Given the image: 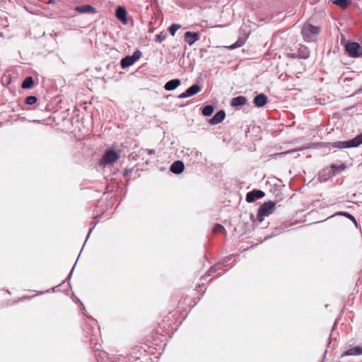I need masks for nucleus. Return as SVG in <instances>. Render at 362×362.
<instances>
[{"label": "nucleus", "instance_id": "obj_1", "mask_svg": "<svg viewBox=\"0 0 362 362\" xmlns=\"http://www.w3.org/2000/svg\"><path fill=\"white\" fill-rule=\"evenodd\" d=\"M76 148L75 156L78 162L82 164L88 163L90 160V141L89 137H84L83 139L78 140Z\"/></svg>", "mask_w": 362, "mask_h": 362}, {"label": "nucleus", "instance_id": "obj_2", "mask_svg": "<svg viewBox=\"0 0 362 362\" xmlns=\"http://www.w3.org/2000/svg\"><path fill=\"white\" fill-rule=\"evenodd\" d=\"M362 144V133L355 137L346 141H337L334 142H329L327 146L328 147L337 148L339 149L356 148Z\"/></svg>", "mask_w": 362, "mask_h": 362}, {"label": "nucleus", "instance_id": "obj_3", "mask_svg": "<svg viewBox=\"0 0 362 362\" xmlns=\"http://www.w3.org/2000/svg\"><path fill=\"white\" fill-rule=\"evenodd\" d=\"M320 26L313 25L310 23H305L301 28V34L305 42H312L316 40L317 37L320 33Z\"/></svg>", "mask_w": 362, "mask_h": 362}, {"label": "nucleus", "instance_id": "obj_4", "mask_svg": "<svg viewBox=\"0 0 362 362\" xmlns=\"http://www.w3.org/2000/svg\"><path fill=\"white\" fill-rule=\"evenodd\" d=\"M119 153L115 149H107L98 163V168H105L107 166H112L119 158Z\"/></svg>", "mask_w": 362, "mask_h": 362}, {"label": "nucleus", "instance_id": "obj_5", "mask_svg": "<svg viewBox=\"0 0 362 362\" xmlns=\"http://www.w3.org/2000/svg\"><path fill=\"white\" fill-rule=\"evenodd\" d=\"M276 204L272 201H268L262 204L258 209L257 221L258 223L263 221L265 216L272 214L275 210Z\"/></svg>", "mask_w": 362, "mask_h": 362}, {"label": "nucleus", "instance_id": "obj_6", "mask_svg": "<svg viewBox=\"0 0 362 362\" xmlns=\"http://www.w3.org/2000/svg\"><path fill=\"white\" fill-rule=\"evenodd\" d=\"M141 57V52L136 49L132 55H126L120 60L121 68L125 69L133 65Z\"/></svg>", "mask_w": 362, "mask_h": 362}, {"label": "nucleus", "instance_id": "obj_7", "mask_svg": "<svg viewBox=\"0 0 362 362\" xmlns=\"http://www.w3.org/2000/svg\"><path fill=\"white\" fill-rule=\"evenodd\" d=\"M345 50L351 57L358 58L362 56V46L358 42H346L345 45Z\"/></svg>", "mask_w": 362, "mask_h": 362}, {"label": "nucleus", "instance_id": "obj_8", "mask_svg": "<svg viewBox=\"0 0 362 362\" xmlns=\"http://www.w3.org/2000/svg\"><path fill=\"white\" fill-rule=\"evenodd\" d=\"M127 15V11L124 6H118L116 8L115 16L117 19L124 25H127L128 23Z\"/></svg>", "mask_w": 362, "mask_h": 362}, {"label": "nucleus", "instance_id": "obj_9", "mask_svg": "<svg viewBox=\"0 0 362 362\" xmlns=\"http://www.w3.org/2000/svg\"><path fill=\"white\" fill-rule=\"evenodd\" d=\"M265 193L261 189H253L247 193L245 200L248 203H252L257 199L264 197Z\"/></svg>", "mask_w": 362, "mask_h": 362}, {"label": "nucleus", "instance_id": "obj_10", "mask_svg": "<svg viewBox=\"0 0 362 362\" xmlns=\"http://www.w3.org/2000/svg\"><path fill=\"white\" fill-rule=\"evenodd\" d=\"M199 39L200 34L199 32L187 31L184 34V40L189 46L193 45Z\"/></svg>", "mask_w": 362, "mask_h": 362}, {"label": "nucleus", "instance_id": "obj_11", "mask_svg": "<svg viewBox=\"0 0 362 362\" xmlns=\"http://www.w3.org/2000/svg\"><path fill=\"white\" fill-rule=\"evenodd\" d=\"M226 117V112L223 110H220L208 120L211 125H216L221 123Z\"/></svg>", "mask_w": 362, "mask_h": 362}, {"label": "nucleus", "instance_id": "obj_12", "mask_svg": "<svg viewBox=\"0 0 362 362\" xmlns=\"http://www.w3.org/2000/svg\"><path fill=\"white\" fill-rule=\"evenodd\" d=\"M268 102V97L263 93L257 94L253 99V103L257 107H264Z\"/></svg>", "mask_w": 362, "mask_h": 362}, {"label": "nucleus", "instance_id": "obj_13", "mask_svg": "<svg viewBox=\"0 0 362 362\" xmlns=\"http://www.w3.org/2000/svg\"><path fill=\"white\" fill-rule=\"evenodd\" d=\"M184 169L185 164L180 160L174 161L170 167V170L175 175L181 174L184 171Z\"/></svg>", "mask_w": 362, "mask_h": 362}, {"label": "nucleus", "instance_id": "obj_14", "mask_svg": "<svg viewBox=\"0 0 362 362\" xmlns=\"http://www.w3.org/2000/svg\"><path fill=\"white\" fill-rule=\"evenodd\" d=\"M247 102V100L245 96L238 95L233 98L230 101V106L233 107H240L245 105Z\"/></svg>", "mask_w": 362, "mask_h": 362}, {"label": "nucleus", "instance_id": "obj_15", "mask_svg": "<svg viewBox=\"0 0 362 362\" xmlns=\"http://www.w3.org/2000/svg\"><path fill=\"white\" fill-rule=\"evenodd\" d=\"M362 355V346H355L349 348L346 351H344L341 358L349 356H361Z\"/></svg>", "mask_w": 362, "mask_h": 362}, {"label": "nucleus", "instance_id": "obj_16", "mask_svg": "<svg viewBox=\"0 0 362 362\" xmlns=\"http://www.w3.org/2000/svg\"><path fill=\"white\" fill-rule=\"evenodd\" d=\"M344 216V217L347 218L349 220H351L357 228H358L360 227L356 218L352 214H351L350 213L346 212V211H337L334 215L329 216V218H331L334 216Z\"/></svg>", "mask_w": 362, "mask_h": 362}, {"label": "nucleus", "instance_id": "obj_17", "mask_svg": "<svg viewBox=\"0 0 362 362\" xmlns=\"http://www.w3.org/2000/svg\"><path fill=\"white\" fill-rule=\"evenodd\" d=\"M181 84V81L178 78L171 79L167 81L164 85V89L167 91H172L176 89Z\"/></svg>", "mask_w": 362, "mask_h": 362}, {"label": "nucleus", "instance_id": "obj_18", "mask_svg": "<svg viewBox=\"0 0 362 362\" xmlns=\"http://www.w3.org/2000/svg\"><path fill=\"white\" fill-rule=\"evenodd\" d=\"M35 84L33 78L31 76H26L21 83L23 89H31Z\"/></svg>", "mask_w": 362, "mask_h": 362}, {"label": "nucleus", "instance_id": "obj_19", "mask_svg": "<svg viewBox=\"0 0 362 362\" xmlns=\"http://www.w3.org/2000/svg\"><path fill=\"white\" fill-rule=\"evenodd\" d=\"M332 175H335L337 173L344 170L346 168V165L345 163H341L340 165H337L335 163H332L329 166Z\"/></svg>", "mask_w": 362, "mask_h": 362}, {"label": "nucleus", "instance_id": "obj_20", "mask_svg": "<svg viewBox=\"0 0 362 362\" xmlns=\"http://www.w3.org/2000/svg\"><path fill=\"white\" fill-rule=\"evenodd\" d=\"M332 176L333 175L332 174L330 168L329 169H328V168L323 169L319 173V178L321 182L322 181L325 182L327 180H329V178H331Z\"/></svg>", "mask_w": 362, "mask_h": 362}, {"label": "nucleus", "instance_id": "obj_21", "mask_svg": "<svg viewBox=\"0 0 362 362\" xmlns=\"http://www.w3.org/2000/svg\"><path fill=\"white\" fill-rule=\"evenodd\" d=\"M298 56L299 57V59H308L310 55V50L308 49V47H306L305 46H301L298 49Z\"/></svg>", "mask_w": 362, "mask_h": 362}, {"label": "nucleus", "instance_id": "obj_22", "mask_svg": "<svg viewBox=\"0 0 362 362\" xmlns=\"http://www.w3.org/2000/svg\"><path fill=\"white\" fill-rule=\"evenodd\" d=\"M202 86H200L197 83H194V84L192 85L191 86H189L187 89V90L189 93V95L192 97V96L196 95L197 93H198L199 92H200L202 90Z\"/></svg>", "mask_w": 362, "mask_h": 362}, {"label": "nucleus", "instance_id": "obj_23", "mask_svg": "<svg viewBox=\"0 0 362 362\" xmlns=\"http://www.w3.org/2000/svg\"><path fill=\"white\" fill-rule=\"evenodd\" d=\"M332 3L342 9L346 8L351 4V0H333Z\"/></svg>", "mask_w": 362, "mask_h": 362}, {"label": "nucleus", "instance_id": "obj_24", "mask_svg": "<svg viewBox=\"0 0 362 362\" xmlns=\"http://www.w3.org/2000/svg\"><path fill=\"white\" fill-rule=\"evenodd\" d=\"M214 111V107L212 105H206L202 109V113L205 117H210Z\"/></svg>", "mask_w": 362, "mask_h": 362}, {"label": "nucleus", "instance_id": "obj_25", "mask_svg": "<svg viewBox=\"0 0 362 362\" xmlns=\"http://www.w3.org/2000/svg\"><path fill=\"white\" fill-rule=\"evenodd\" d=\"M245 42V38L244 37H239L235 42L228 46L229 49H234L238 47H242Z\"/></svg>", "mask_w": 362, "mask_h": 362}, {"label": "nucleus", "instance_id": "obj_26", "mask_svg": "<svg viewBox=\"0 0 362 362\" xmlns=\"http://www.w3.org/2000/svg\"><path fill=\"white\" fill-rule=\"evenodd\" d=\"M75 11L81 13H90V4H86L85 6H76L75 8Z\"/></svg>", "mask_w": 362, "mask_h": 362}, {"label": "nucleus", "instance_id": "obj_27", "mask_svg": "<svg viewBox=\"0 0 362 362\" xmlns=\"http://www.w3.org/2000/svg\"><path fill=\"white\" fill-rule=\"evenodd\" d=\"M167 37L168 33L165 30H163L155 36V41L156 42L160 43L163 41H164L167 38Z\"/></svg>", "mask_w": 362, "mask_h": 362}, {"label": "nucleus", "instance_id": "obj_28", "mask_svg": "<svg viewBox=\"0 0 362 362\" xmlns=\"http://www.w3.org/2000/svg\"><path fill=\"white\" fill-rule=\"evenodd\" d=\"M181 28L180 24L173 23L168 27V31L172 36H174L176 32Z\"/></svg>", "mask_w": 362, "mask_h": 362}, {"label": "nucleus", "instance_id": "obj_29", "mask_svg": "<svg viewBox=\"0 0 362 362\" xmlns=\"http://www.w3.org/2000/svg\"><path fill=\"white\" fill-rule=\"evenodd\" d=\"M37 101V98L35 95H29L25 98V103L26 105H34Z\"/></svg>", "mask_w": 362, "mask_h": 362}, {"label": "nucleus", "instance_id": "obj_30", "mask_svg": "<svg viewBox=\"0 0 362 362\" xmlns=\"http://www.w3.org/2000/svg\"><path fill=\"white\" fill-rule=\"evenodd\" d=\"M220 269V264L218 263L217 264L213 265L207 271V272L206 273V276H211V274L216 272Z\"/></svg>", "mask_w": 362, "mask_h": 362}, {"label": "nucleus", "instance_id": "obj_31", "mask_svg": "<svg viewBox=\"0 0 362 362\" xmlns=\"http://www.w3.org/2000/svg\"><path fill=\"white\" fill-rule=\"evenodd\" d=\"M225 231V228L220 223H216L214 227V233H221Z\"/></svg>", "mask_w": 362, "mask_h": 362}, {"label": "nucleus", "instance_id": "obj_32", "mask_svg": "<svg viewBox=\"0 0 362 362\" xmlns=\"http://www.w3.org/2000/svg\"><path fill=\"white\" fill-rule=\"evenodd\" d=\"M82 329L84 333V337L88 339L89 336V331L90 329L89 325L86 322L83 327H82Z\"/></svg>", "mask_w": 362, "mask_h": 362}, {"label": "nucleus", "instance_id": "obj_33", "mask_svg": "<svg viewBox=\"0 0 362 362\" xmlns=\"http://www.w3.org/2000/svg\"><path fill=\"white\" fill-rule=\"evenodd\" d=\"M74 267L75 265L72 267L71 272H69V274H68L67 277L66 278V279L64 281H62V283L61 284H59V286H57V287L62 286V284H65L66 281H69V279H71V276H72V273H73V271L74 269ZM57 286L56 287H53L52 289L53 291H55V289H56Z\"/></svg>", "mask_w": 362, "mask_h": 362}, {"label": "nucleus", "instance_id": "obj_34", "mask_svg": "<svg viewBox=\"0 0 362 362\" xmlns=\"http://www.w3.org/2000/svg\"><path fill=\"white\" fill-rule=\"evenodd\" d=\"M255 225L251 223L250 222H247L245 223V233L250 232L254 230Z\"/></svg>", "mask_w": 362, "mask_h": 362}, {"label": "nucleus", "instance_id": "obj_35", "mask_svg": "<svg viewBox=\"0 0 362 362\" xmlns=\"http://www.w3.org/2000/svg\"><path fill=\"white\" fill-rule=\"evenodd\" d=\"M232 258V255H230V256H227V257H225L221 262H219L218 264L220 265H224L226 263H227L228 262H229Z\"/></svg>", "mask_w": 362, "mask_h": 362}, {"label": "nucleus", "instance_id": "obj_36", "mask_svg": "<svg viewBox=\"0 0 362 362\" xmlns=\"http://www.w3.org/2000/svg\"><path fill=\"white\" fill-rule=\"evenodd\" d=\"M76 298V303H80V311H82V313L86 316V313H84V311H86V309H85V306L83 305V304L80 301V300L77 298Z\"/></svg>", "mask_w": 362, "mask_h": 362}, {"label": "nucleus", "instance_id": "obj_37", "mask_svg": "<svg viewBox=\"0 0 362 362\" xmlns=\"http://www.w3.org/2000/svg\"><path fill=\"white\" fill-rule=\"evenodd\" d=\"M189 97H191V96L189 95V94L187 90L178 95L179 98H187Z\"/></svg>", "mask_w": 362, "mask_h": 362}, {"label": "nucleus", "instance_id": "obj_38", "mask_svg": "<svg viewBox=\"0 0 362 362\" xmlns=\"http://www.w3.org/2000/svg\"><path fill=\"white\" fill-rule=\"evenodd\" d=\"M249 216H250V219L251 221V223H253L255 225L256 220H255L254 214L250 213Z\"/></svg>", "mask_w": 362, "mask_h": 362}, {"label": "nucleus", "instance_id": "obj_39", "mask_svg": "<svg viewBox=\"0 0 362 362\" xmlns=\"http://www.w3.org/2000/svg\"><path fill=\"white\" fill-rule=\"evenodd\" d=\"M296 151H297L296 149H291V150H288V151L282 152L281 154H282V155L290 154V153L296 152Z\"/></svg>", "mask_w": 362, "mask_h": 362}, {"label": "nucleus", "instance_id": "obj_40", "mask_svg": "<svg viewBox=\"0 0 362 362\" xmlns=\"http://www.w3.org/2000/svg\"><path fill=\"white\" fill-rule=\"evenodd\" d=\"M298 55V52L296 53H291V54H290V57L292 59L299 58V57Z\"/></svg>", "mask_w": 362, "mask_h": 362}, {"label": "nucleus", "instance_id": "obj_41", "mask_svg": "<svg viewBox=\"0 0 362 362\" xmlns=\"http://www.w3.org/2000/svg\"><path fill=\"white\" fill-rule=\"evenodd\" d=\"M132 172V170L131 169H127L126 168L123 173V175L124 177H126L129 175V173H130Z\"/></svg>", "mask_w": 362, "mask_h": 362}, {"label": "nucleus", "instance_id": "obj_42", "mask_svg": "<svg viewBox=\"0 0 362 362\" xmlns=\"http://www.w3.org/2000/svg\"><path fill=\"white\" fill-rule=\"evenodd\" d=\"M90 236V227L88 228V234H87V236H86V240H85V243H84V245L87 243V241H88V240Z\"/></svg>", "mask_w": 362, "mask_h": 362}, {"label": "nucleus", "instance_id": "obj_43", "mask_svg": "<svg viewBox=\"0 0 362 362\" xmlns=\"http://www.w3.org/2000/svg\"><path fill=\"white\" fill-rule=\"evenodd\" d=\"M91 320H92V329H93V325H96L98 324V322H97V320H95L93 317L91 318Z\"/></svg>", "mask_w": 362, "mask_h": 362}, {"label": "nucleus", "instance_id": "obj_44", "mask_svg": "<svg viewBox=\"0 0 362 362\" xmlns=\"http://www.w3.org/2000/svg\"><path fill=\"white\" fill-rule=\"evenodd\" d=\"M97 223V221H95L94 220H92V223H91V225H92V230H93V228H95V225Z\"/></svg>", "mask_w": 362, "mask_h": 362}, {"label": "nucleus", "instance_id": "obj_45", "mask_svg": "<svg viewBox=\"0 0 362 362\" xmlns=\"http://www.w3.org/2000/svg\"><path fill=\"white\" fill-rule=\"evenodd\" d=\"M55 3V0H48L47 1L45 2V4H54Z\"/></svg>", "mask_w": 362, "mask_h": 362}, {"label": "nucleus", "instance_id": "obj_46", "mask_svg": "<svg viewBox=\"0 0 362 362\" xmlns=\"http://www.w3.org/2000/svg\"><path fill=\"white\" fill-rule=\"evenodd\" d=\"M148 153L149 155H151V154H153V153H155V150H153V149H149V150H148Z\"/></svg>", "mask_w": 362, "mask_h": 362}, {"label": "nucleus", "instance_id": "obj_47", "mask_svg": "<svg viewBox=\"0 0 362 362\" xmlns=\"http://www.w3.org/2000/svg\"><path fill=\"white\" fill-rule=\"evenodd\" d=\"M98 214H93V217H92V218H93V219L97 218H98Z\"/></svg>", "mask_w": 362, "mask_h": 362}, {"label": "nucleus", "instance_id": "obj_48", "mask_svg": "<svg viewBox=\"0 0 362 362\" xmlns=\"http://www.w3.org/2000/svg\"><path fill=\"white\" fill-rule=\"evenodd\" d=\"M274 235H275V234H274V233H272L271 235H269V236H268V237H266V238H264V240H267L268 238H271V237H272V236H274Z\"/></svg>", "mask_w": 362, "mask_h": 362}, {"label": "nucleus", "instance_id": "obj_49", "mask_svg": "<svg viewBox=\"0 0 362 362\" xmlns=\"http://www.w3.org/2000/svg\"><path fill=\"white\" fill-rule=\"evenodd\" d=\"M95 12H96L95 8L93 6H92V13H95Z\"/></svg>", "mask_w": 362, "mask_h": 362}, {"label": "nucleus", "instance_id": "obj_50", "mask_svg": "<svg viewBox=\"0 0 362 362\" xmlns=\"http://www.w3.org/2000/svg\"><path fill=\"white\" fill-rule=\"evenodd\" d=\"M80 257H81V255H78L77 257V259H79Z\"/></svg>", "mask_w": 362, "mask_h": 362}, {"label": "nucleus", "instance_id": "obj_51", "mask_svg": "<svg viewBox=\"0 0 362 362\" xmlns=\"http://www.w3.org/2000/svg\"><path fill=\"white\" fill-rule=\"evenodd\" d=\"M80 257H81V255H78L77 257V259H79Z\"/></svg>", "mask_w": 362, "mask_h": 362}, {"label": "nucleus", "instance_id": "obj_52", "mask_svg": "<svg viewBox=\"0 0 362 362\" xmlns=\"http://www.w3.org/2000/svg\"><path fill=\"white\" fill-rule=\"evenodd\" d=\"M80 257H81V255H78L77 257V259H79Z\"/></svg>", "mask_w": 362, "mask_h": 362}]
</instances>
